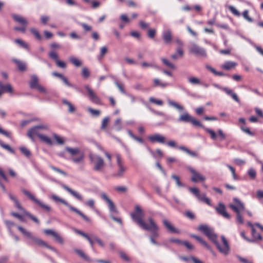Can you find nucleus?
Returning a JSON list of instances; mask_svg holds the SVG:
<instances>
[{
    "instance_id": "nucleus-4",
    "label": "nucleus",
    "mask_w": 263,
    "mask_h": 263,
    "mask_svg": "<svg viewBox=\"0 0 263 263\" xmlns=\"http://www.w3.org/2000/svg\"><path fill=\"white\" fill-rule=\"evenodd\" d=\"M68 153L72 157V160L76 163L80 162L84 158L83 152L80 151V149H65V151L60 154V156L65 157V153Z\"/></svg>"
},
{
    "instance_id": "nucleus-51",
    "label": "nucleus",
    "mask_w": 263,
    "mask_h": 263,
    "mask_svg": "<svg viewBox=\"0 0 263 263\" xmlns=\"http://www.w3.org/2000/svg\"><path fill=\"white\" fill-rule=\"evenodd\" d=\"M114 126L118 130H120L122 129L121 120L120 119H118L115 121Z\"/></svg>"
},
{
    "instance_id": "nucleus-49",
    "label": "nucleus",
    "mask_w": 263,
    "mask_h": 263,
    "mask_svg": "<svg viewBox=\"0 0 263 263\" xmlns=\"http://www.w3.org/2000/svg\"><path fill=\"white\" fill-rule=\"evenodd\" d=\"M141 66L143 68H146V67H153L154 68H158V67L153 63H148L146 62H143L141 64Z\"/></svg>"
},
{
    "instance_id": "nucleus-22",
    "label": "nucleus",
    "mask_w": 263,
    "mask_h": 263,
    "mask_svg": "<svg viewBox=\"0 0 263 263\" xmlns=\"http://www.w3.org/2000/svg\"><path fill=\"white\" fill-rule=\"evenodd\" d=\"M39 139L42 143H45L49 146H52L53 145V141L52 139V136L50 137L45 135L42 134L40 135Z\"/></svg>"
},
{
    "instance_id": "nucleus-45",
    "label": "nucleus",
    "mask_w": 263,
    "mask_h": 263,
    "mask_svg": "<svg viewBox=\"0 0 263 263\" xmlns=\"http://www.w3.org/2000/svg\"><path fill=\"white\" fill-rule=\"evenodd\" d=\"M30 31L37 40H40L42 39V36L37 29L32 28H30Z\"/></svg>"
},
{
    "instance_id": "nucleus-57",
    "label": "nucleus",
    "mask_w": 263,
    "mask_h": 263,
    "mask_svg": "<svg viewBox=\"0 0 263 263\" xmlns=\"http://www.w3.org/2000/svg\"><path fill=\"white\" fill-rule=\"evenodd\" d=\"M21 153L26 157L29 158L31 156V152L29 149H20Z\"/></svg>"
},
{
    "instance_id": "nucleus-42",
    "label": "nucleus",
    "mask_w": 263,
    "mask_h": 263,
    "mask_svg": "<svg viewBox=\"0 0 263 263\" xmlns=\"http://www.w3.org/2000/svg\"><path fill=\"white\" fill-rule=\"evenodd\" d=\"M188 81L193 85L201 84L200 80L196 77H190L188 78Z\"/></svg>"
},
{
    "instance_id": "nucleus-62",
    "label": "nucleus",
    "mask_w": 263,
    "mask_h": 263,
    "mask_svg": "<svg viewBox=\"0 0 263 263\" xmlns=\"http://www.w3.org/2000/svg\"><path fill=\"white\" fill-rule=\"evenodd\" d=\"M168 242H172V243H175L178 245H182V241L179 239L177 238H170Z\"/></svg>"
},
{
    "instance_id": "nucleus-16",
    "label": "nucleus",
    "mask_w": 263,
    "mask_h": 263,
    "mask_svg": "<svg viewBox=\"0 0 263 263\" xmlns=\"http://www.w3.org/2000/svg\"><path fill=\"white\" fill-rule=\"evenodd\" d=\"M101 198L107 203L109 211L111 213H117L118 211L112 200H111L105 193H102Z\"/></svg>"
},
{
    "instance_id": "nucleus-34",
    "label": "nucleus",
    "mask_w": 263,
    "mask_h": 263,
    "mask_svg": "<svg viewBox=\"0 0 263 263\" xmlns=\"http://www.w3.org/2000/svg\"><path fill=\"white\" fill-rule=\"evenodd\" d=\"M17 229L22 233V234L24 236H25L27 238H29L30 239H32L33 238V236H32L31 233L30 232H29V231H27L26 229H25L23 227H22L21 226H18Z\"/></svg>"
},
{
    "instance_id": "nucleus-19",
    "label": "nucleus",
    "mask_w": 263,
    "mask_h": 263,
    "mask_svg": "<svg viewBox=\"0 0 263 263\" xmlns=\"http://www.w3.org/2000/svg\"><path fill=\"white\" fill-rule=\"evenodd\" d=\"M31 239L39 246H42L45 247H46L52 251H53L54 252L56 251V249L54 247L48 245L45 241H44L40 238H36V237H35L33 236Z\"/></svg>"
},
{
    "instance_id": "nucleus-32",
    "label": "nucleus",
    "mask_w": 263,
    "mask_h": 263,
    "mask_svg": "<svg viewBox=\"0 0 263 263\" xmlns=\"http://www.w3.org/2000/svg\"><path fill=\"white\" fill-rule=\"evenodd\" d=\"M191 237L196 239L197 240H198L200 243H201L203 246H204L208 249H209V250L211 249V247L209 246V245L201 237H200L196 235H192L191 236Z\"/></svg>"
},
{
    "instance_id": "nucleus-64",
    "label": "nucleus",
    "mask_w": 263,
    "mask_h": 263,
    "mask_svg": "<svg viewBox=\"0 0 263 263\" xmlns=\"http://www.w3.org/2000/svg\"><path fill=\"white\" fill-rule=\"evenodd\" d=\"M120 256L121 257V258L123 260H124L126 261H130V259L129 258V257L125 253L123 252H120L119 253Z\"/></svg>"
},
{
    "instance_id": "nucleus-56",
    "label": "nucleus",
    "mask_w": 263,
    "mask_h": 263,
    "mask_svg": "<svg viewBox=\"0 0 263 263\" xmlns=\"http://www.w3.org/2000/svg\"><path fill=\"white\" fill-rule=\"evenodd\" d=\"M183 150L186 154L190 155L191 157H195L197 156L198 154L197 153L195 152L192 151L191 149H182Z\"/></svg>"
},
{
    "instance_id": "nucleus-63",
    "label": "nucleus",
    "mask_w": 263,
    "mask_h": 263,
    "mask_svg": "<svg viewBox=\"0 0 263 263\" xmlns=\"http://www.w3.org/2000/svg\"><path fill=\"white\" fill-rule=\"evenodd\" d=\"M109 118L108 117H105V118H104V119L103 120L102 122V125H101V128L102 129H105L107 124H108V123L109 122Z\"/></svg>"
},
{
    "instance_id": "nucleus-39",
    "label": "nucleus",
    "mask_w": 263,
    "mask_h": 263,
    "mask_svg": "<svg viewBox=\"0 0 263 263\" xmlns=\"http://www.w3.org/2000/svg\"><path fill=\"white\" fill-rule=\"evenodd\" d=\"M15 43L17 44L19 46H20L21 47L26 49L27 50L29 49V46L28 45L24 42L23 40H21L20 39H16L14 41Z\"/></svg>"
},
{
    "instance_id": "nucleus-60",
    "label": "nucleus",
    "mask_w": 263,
    "mask_h": 263,
    "mask_svg": "<svg viewBox=\"0 0 263 263\" xmlns=\"http://www.w3.org/2000/svg\"><path fill=\"white\" fill-rule=\"evenodd\" d=\"M248 175L250 176V177L252 179H254L256 177V173L255 170L254 168H250L248 171Z\"/></svg>"
},
{
    "instance_id": "nucleus-6",
    "label": "nucleus",
    "mask_w": 263,
    "mask_h": 263,
    "mask_svg": "<svg viewBox=\"0 0 263 263\" xmlns=\"http://www.w3.org/2000/svg\"><path fill=\"white\" fill-rule=\"evenodd\" d=\"M178 121L179 122L190 123L193 126L202 127V124L199 121L197 120L187 112L180 115L178 119Z\"/></svg>"
},
{
    "instance_id": "nucleus-52",
    "label": "nucleus",
    "mask_w": 263,
    "mask_h": 263,
    "mask_svg": "<svg viewBox=\"0 0 263 263\" xmlns=\"http://www.w3.org/2000/svg\"><path fill=\"white\" fill-rule=\"evenodd\" d=\"M149 101L152 103H155L160 106H161L163 104V102L162 101L160 100H157L153 97H151L149 98Z\"/></svg>"
},
{
    "instance_id": "nucleus-35",
    "label": "nucleus",
    "mask_w": 263,
    "mask_h": 263,
    "mask_svg": "<svg viewBox=\"0 0 263 263\" xmlns=\"http://www.w3.org/2000/svg\"><path fill=\"white\" fill-rule=\"evenodd\" d=\"M161 60L163 64L165 65L166 67L173 69H176V66L173 63H171L167 59L162 58L161 59Z\"/></svg>"
},
{
    "instance_id": "nucleus-24",
    "label": "nucleus",
    "mask_w": 263,
    "mask_h": 263,
    "mask_svg": "<svg viewBox=\"0 0 263 263\" xmlns=\"http://www.w3.org/2000/svg\"><path fill=\"white\" fill-rule=\"evenodd\" d=\"M62 186L64 189L66 190L68 192H69L70 194H71L73 197L76 198L79 200L81 201L83 200L82 196L78 192L72 190L65 184H63Z\"/></svg>"
},
{
    "instance_id": "nucleus-33",
    "label": "nucleus",
    "mask_w": 263,
    "mask_h": 263,
    "mask_svg": "<svg viewBox=\"0 0 263 263\" xmlns=\"http://www.w3.org/2000/svg\"><path fill=\"white\" fill-rule=\"evenodd\" d=\"M29 84L31 88H35L39 85L37 77L34 75L32 76Z\"/></svg>"
},
{
    "instance_id": "nucleus-48",
    "label": "nucleus",
    "mask_w": 263,
    "mask_h": 263,
    "mask_svg": "<svg viewBox=\"0 0 263 263\" xmlns=\"http://www.w3.org/2000/svg\"><path fill=\"white\" fill-rule=\"evenodd\" d=\"M50 20V16L45 15H41L40 17L41 22L44 25H46Z\"/></svg>"
},
{
    "instance_id": "nucleus-30",
    "label": "nucleus",
    "mask_w": 263,
    "mask_h": 263,
    "mask_svg": "<svg viewBox=\"0 0 263 263\" xmlns=\"http://www.w3.org/2000/svg\"><path fill=\"white\" fill-rule=\"evenodd\" d=\"M237 65V63L232 61H226L222 66L221 67L225 70H230L234 68Z\"/></svg>"
},
{
    "instance_id": "nucleus-2",
    "label": "nucleus",
    "mask_w": 263,
    "mask_h": 263,
    "mask_svg": "<svg viewBox=\"0 0 263 263\" xmlns=\"http://www.w3.org/2000/svg\"><path fill=\"white\" fill-rule=\"evenodd\" d=\"M49 129V126L48 124H41L30 128L28 130L27 135L30 139L34 141L36 137L40 138V135H42V131Z\"/></svg>"
},
{
    "instance_id": "nucleus-3",
    "label": "nucleus",
    "mask_w": 263,
    "mask_h": 263,
    "mask_svg": "<svg viewBox=\"0 0 263 263\" xmlns=\"http://www.w3.org/2000/svg\"><path fill=\"white\" fill-rule=\"evenodd\" d=\"M144 213L141 208L139 205H136L135 209V212L131 214V217L142 229L147 224L143 220Z\"/></svg>"
},
{
    "instance_id": "nucleus-36",
    "label": "nucleus",
    "mask_w": 263,
    "mask_h": 263,
    "mask_svg": "<svg viewBox=\"0 0 263 263\" xmlns=\"http://www.w3.org/2000/svg\"><path fill=\"white\" fill-rule=\"evenodd\" d=\"M168 85L167 83L162 82L158 79H155L154 80V86H160L162 88H164Z\"/></svg>"
},
{
    "instance_id": "nucleus-25",
    "label": "nucleus",
    "mask_w": 263,
    "mask_h": 263,
    "mask_svg": "<svg viewBox=\"0 0 263 263\" xmlns=\"http://www.w3.org/2000/svg\"><path fill=\"white\" fill-rule=\"evenodd\" d=\"M222 90L224 91L228 95L231 96L233 99L236 102H239L240 100L238 97L235 93L233 92L231 89L228 88H222Z\"/></svg>"
},
{
    "instance_id": "nucleus-10",
    "label": "nucleus",
    "mask_w": 263,
    "mask_h": 263,
    "mask_svg": "<svg viewBox=\"0 0 263 263\" xmlns=\"http://www.w3.org/2000/svg\"><path fill=\"white\" fill-rule=\"evenodd\" d=\"M190 51L197 56L205 57L206 53L205 50L198 45L193 43L190 47Z\"/></svg>"
},
{
    "instance_id": "nucleus-12",
    "label": "nucleus",
    "mask_w": 263,
    "mask_h": 263,
    "mask_svg": "<svg viewBox=\"0 0 263 263\" xmlns=\"http://www.w3.org/2000/svg\"><path fill=\"white\" fill-rule=\"evenodd\" d=\"M22 192L25 195H26L28 198H29L33 202H34L35 203L37 204L41 208H43L44 209L46 210L47 211H50L51 209H50V206L43 203L41 201H40L39 200L36 199L35 197V196H33L30 192H29L28 191H27L26 190H23Z\"/></svg>"
},
{
    "instance_id": "nucleus-40",
    "label": "nucleus",
    "mask_w": 263,
    "mask_h": 263,
    "mask_svg": "<svg viewBox=\"0 0 263 263\" xmlns=\"http://www.w3.org/2000/svg\"><path fill=\"white\" fill-rule=\"evenodd\" d=\"M251 232L252 235L255 239L260 240H261L262 239V237L261 236V235L256 232L254 228H252Z\"/></svg>"
},
{
    "instance_id": "nucleus-46",
    "label": "nucleus",
    "mask_w": 263,
    "mask_h": 263,
    "mask_svg": "<svg viewBox=\"0 0 263 263\" xmlns=\"http://www.w3.org/2000/svg\"><path fill=\"white\" fill-rule=\"evenodd\" d=\"M69 60L73 65L77 67L80 66L82 64V63L80 60L73 57H70L69 58Z\"/></svg>"
},
{
    "instance_id": "nucleus-13",
    "label": "nucleus",
    "mask_w": 263,
    "mask_h": 263,
    "mask_svg": "<svg viewBox=\"0 0 263 263\" xmlns=\"http://www.w3.org/2000/svg\"><path fill=\"white\" fill-rule=\"evenodd\" d=\"M84 88L86 89L88 93L89 99L91 102L96 104H101V102L99 98L97 96L96 93L88 85H85Z\"/></svg>"
},
{
    "instance_id": "nucleus-50",
    "label": "nucleus",
    "mask_w": 263,
    "mask_h": 263,
    "mask_svg": "<svg viewBox=\"0 0 263 263\" xmlns=\"http://www.w3.org/2000/svg\"><path fill=\"white\" fill-rule=\"evenodd\" d=\"M49 56L51 59L54 60L55 62L59 60L58 54L54 51H51L49 53Z\"/></svg>"
},
{
    "instance_id": "nucleus-47",
    "label": "nucleus",
    "mask_w": 263,
    "mask_h": 263,
    "mask_svg": "<svg viewBox=\"0 0 263 263\" xmlns=\"http://www.w3.org/2000/svg\"><path fill=\"white\" fill-rule=\"evenodd\" d=\"M171 177L176 181V183L178 186L183 187L185 186L184 184L180 181V179L178 176L175 175H172Z\"/></svg>"
},
{
    "instance_id": "nucleus-1",
    "label": "nucleus",
    "mask_w": 263,
    "mask_h": 263,
    "mask_svg": "<svg viewBox=\"0 0 263 263\" xmlns=\"http://www.w3.org/2000/svg\"><path fill=\"white\" fill-rule=\"evenodd\" d=\"M198 230L202 232L211 241L216 245L218 251L222 254L227 255L229 253L230 248L228 241L224 236L221 237L222 245H220L217 241V236L214 232L212 229L207 225H200Z\"/></svg>"
},
{
    "instance_id": "nucleus-15",
    "label": "nucleus",
    "mask_w": 263,
    "mask_h": 263,
    "mask_svg": "<svg viewBox=\"0 0 263 263\" xmlns=\"http://www.w3.org/2000/svg\"><path fill=\"white\" fill-rule=\"evenodd\" d=\"M189 171L192 174L191 177L192 181L194 182H197L198 181H203L205 180V178L204 176H203L201 174L195 170L194 168L190 167Z\"/></svg>"
},
{
    "instance_id": "nucleus-31",
    "label": "nucleus",
    "mask_w": 263,
    "mask_h": 263,
    "mask_svg": "<svg viewBox=\"0 0 263 263\" xmlns=\"http://www.w3.org/2000/svg\"><path fill=\"white\" fill-rule=\"evenodd\" d=\"M191 237L196 239L197 240H198L200 243H201L203 246H204L208 249H209V250L211 249V247L209 246V245L201 237H200L196 235H192L191 236Z\"/></svg>"
},
{
    "instance_id": "nucleus-37",
    "label": "nucleus",
    "mask_w": 263,
    "mask_h": 263,
    "mask_svg": "<svg viewBox=\"0 0 263 263\" xmlns=\"http://www.w3.org/2000/svg\"><path fill=\"white\" fill-rule=\"evenodd\" d=\"M74 252L84 260L86 261H90L89 257L81 250L76 249L74 250Z\"/></svg>"
},
{
    "instance_id": "nucleus-53",
    "label": "nucleus",
    "mask_w": 263,
    "mask_h": 263,
    "mask_svg": "<svg viewBox=\"0 0 263 263\" xmlns=\"http://www.w3.org/2000/svg\"><path fill=\"white\" fill-rule=\"evenodd\" d=\"M25 214L29 217L31 220H32L34 222L36 223L37 224H39L40 221L38 220L37 218H36L35 216L31 214L30 213L28 212H25Z\"/></svg>"
},
{
    "instance_id": "nucleus-5",
    "label": "nucleus",
    "mask_w": 263,
    "mask_h": 263,
    "mask_svg": "<svg viewBox=\"0 0 263 263\" xmlns=\"http://www.w3.org/2000/svg\"><path fill=\"white\" fill-rule=\"evenodd\" d=\"M91 164L93 165V170L97 172H102L105 166L103 159L98 155L90 154L89 155Z\"/></svg>"
},
{
    "instance_id": "nucleus-27",
    "label": "nucleus",
    "mask_w": 263,
    "mask_h": 263,
    "mask_svg": "<svg viewBox=\"0 0 263 263\" xmlns=\"http://www.w3.org/2000/svg\"><path fill=\"white\" fill-rule=\"evenodd\" d=\"M70 210L75 212L79 215H80L83 218V219L84 220H85V221H86L87 222H91V219L89 217H88L87 216H86L84 214H83L82 212H81L80 210H79L77 208H76L73 206H72V208H71Z\"/></svg>"
},
{
    "instance_id": "nucleus-44",
    "label": "nucleus",
    "mask_w": 263,
    "mask_h": 263,
    "mask_svg": "<svg viewBox=\"0 0 263 263\" xmlns=\"http://www.w3.org/2000/svg\"><path fill=\"white\" fill-rule=\"evenodd\" d=\"M52 237L54 238V240L59 243L61 245L64 244V241L63 238L56 232Z\"/></svg>"
},
{
    "instance_id": "nucleus-17",
    "label": "nucleus",
    "mask_w": 263,
    "mask_h": 263,
    "mask_svg": "<svg viewBox=\"0 0 263 263\" xmlns=\"http://www.w3.org/2000/svg\"><path fill=\"white\" fill-rule=\"evenodd\" d=\"M52 139L53 141V144H56L59 145H63L66 142V139L55 133H51Z\"/></svg>"
},
{
    "instance_id": "nucleus-43",
    "label": "nucleus",
    "mask_w": 263,
    "mask_h": 263,
    "mask_svg": "<svg viewBox=\"0 0 263 263\" xmlns=\"http://www.w3.org/2000/svg\"><path fill=\"white\" fill-rule=\"evenodd\" d=\"M240 128L242 131L249 136H253L255 135L254 133L251 132L249 128L247 127L245 125H241L240 126Z\"/></svg>"
},
{
    "instance_id": "nucleus-26",
    "label": "nucleus",
    "mask_w": 263,
    "mask_h": 263,
    "mask_svg": "<svg viewBox=\"0 0 263 263\" xmlns=\"http://www.w3.org/2000/svg\"><path fill=\"white\" fill-rule=\"evenodd\" d=\"M0 88L3 90V92H13V88L9 83L4 85L1 81H0Z\"/></svg>"
},
{
    "instance_id": "nucleus-8",
    "label": "nucleus",
    "mask_w": 263,
    "mask_h": 263,
    "mask_svg": "<svg viewBox=\"0 0 263 263\" xmlns=\"http://www.w3.org/2000/svg\"><path fill=\"white\" fill-rule=\"evenodd\" d=\"M116 157L118 166V170L115 176L118 177H122L124 176V174L126 172L127 168L124 165V162L121 156L119 154H117L116 155Z\"/></svg>"
},
{
    "instance_id": "nucleus-58",
    "label": "nucleus",
    "mask_w": 263,
    "mask_h": 263,
    "mask_svg": "<svg viewBox=\"0 0 263 263\" xmlns=\"http://www.w3.org/2000/svg\"><path fill=\"white\" fill-rule=\"evenodd\" d=\"M206 131L210 135L212 139L215 140L217 138V135L212 129L207 128Z\"/></svg>"
},
{
    "instance_id": "nucleus-9",
    "label": "nucleus",
    "mask_w": 263,
    "mask_h": 263,
    "mask_svg": "<svg viewBox=\"0 0 263 263\" xmlns=\"http://www.w3.org/2000/svg\"><path fill=\"white\" fill-rule=\"evenodd\" d=\"M189 191L193 194L197 199L201 201L204 202L209 205H211L210 198L206 197L204 193L200 194L199 190L196 187H190Z\"/></svg>"
},
{
    "instance_id": "nucleus-14",
    "label": "nucleus",
    "mask_w": 263,
    "mask_h": 263,
    "mask_svg": "<svg viewBox=\"0 0 263 263\" xmlns=\"http://www.w3.org/2000/svg\"><path fill=\"white\" fill-rule=\"evenodd\" d=\"M215 210L218 214L227 219H230L231 216L226 211V208L224 204L219 202L217 206L215 208Z\"/></svg>"
},
{
    "instance_id": "nucleus-41",
    "label": "nucleus",
    "mask_w": 263,
    "mask_h": 263,
    "mask_svg": "<svg viewBox=\"0 0 263 263\" xmlns=\"http://www.w3.org/2000/svg\"><path fill=\"white\" fill-rule=\"evenodd\" d=\"M168 103L170 106L175 107V108L179 110H182L184 109L182 106L179 105V104L173 101L168 100Z\"/></svg>"
},
{
    "instance_id": "nucleus-21",
    "label": "nucleus",
    "mask_w": 263,
    "mask_h": 263,
    "mask_svg": "<svg viewBox=\"0 0 263 263\" xmlns=\"http://www.w3.org/2000/svg\"><path fill=\"white\" fill-rule=\"evenodd\" d=\"M162 222L164 227L166 228V229H167V230L168 231L171 232V233H180L179 230L174 228L173 224L168 220L166 219H164L163 220Z\"/></svg>"
},
{
    "instance_id": "nucleus-28",
    "label": "nucleus",
    "mask_w": 263,
    "mask_h": 263,
    "mask_svg": "<svg viewBox=\"0 0 263 263\" xmlns=\"http://www.w3.org/2000/svg\"><path fill=\"white\" fill-rule=\"evenodd\" d=\"M51 199H53L54 201L56 202H60L66 206H67L70 210L71 209V208H72V205L69 204L66 200L61 198L60 197H58V196L55 195H52L51 197Z\"/></svg>"
},
{
    "instance_id": "nucleus-20",
    "label": "nucleus",
    "mask_w": 263,
    "mask_h": 263,
    "mask_svg": "<svg viewBox=\"0 0 263 263\" xmlns=\"http://www.w3.org/2000/svg\"><path fill=\"white\" fill-rule=\"evenodd\" d=\"M162 37L166 44H170L172 41V31L170 29L164 30L162 32Z\"/></svg>"
},
{
    "instance_id": "nucleus-54",
    "label": "nucleus",
    "mask_w": 263,
    "mask_h": 263,
    "mask_svg": "<svg viewBox=\"0 0 263 263\" xmlns=\"http://www.w3.org/2000/svg\"><path fill=\"white\" fill-rule=\"evenodd\" d=\"M151 153L153 155L154 157H155L156 159H157L158 158H161L162 157V152L160 149H157L156 151V153H154L153 151H151Z\"/></svg>"
},
{
    "instance_id": "nucleus-55",
    "label": "nucleus",
    "mask_w": 263,
    "mask_h": 263,
    "mask_svg": "<svg viewBox=\"0 0 263 263\" xmlns=\"http://www.w3.org/2000/svg\"><path fill=\"white\" fill-rule=\"evenodd\" d=\"M78 24L83 27V29L85 31H90L92 29L91 26H90L85 23H79Z\"/></svg>"
},
{
    "instance_id": "nucleus-11",
    "label": "nucleus",
    "mask_w": 263,
    "mask_h": 263,
    "mask_svg": "<svg viewBox=\"0 0 263 263\" xmlns=\"http://www.w3.org/2000/svg\"><path fill=\"white\" fill-rule=\"evenodd\" d=\"M234 203L229 204V207L236 213H241L245 209L244 204L238 198H235L233 199Z\"/></svg>"
},
{
    "instance_id": "nucleus-7",
    "label": "nucleus",
    "mask_w": 263,
    "mask_h": 263,
    "mask_svg": "<svg viewBox=\"0 0 263 263\" xmlns=\"http://www.w3.org/2000/svg\"><path fill=\"white\" fill-rule=\"evenodd\" d=\"M143 229L149 231L152 233V235L149 237H153L155 238L158 237L159 235L158 233L159 228L152 218L148 219V223Z\"/></svg>"
},
{
    "instance_id": "nucleus-38",
    "label": "nucleus",
    "mask_w": 263,
    "mask_h": 263,
    "mask_svg": "<svg viewBox=\"0 0 263 263\" xmlns=\"http://www.w3.org/2000/svg\"><path fill=\"white\" fill-rule=\"evenodd\" d=\"M62 102L64 104L67 106V107H68L69 112L72 113L75 111L74 107L68 101H67V100L64 99V100H63Z\"/></svg>"
},
{
    "instance_id": "nucleus-29",
    "label": "nucleus",
    "mask_w": 263,
    "mask_h": 263,
    "mask_svg": "<svg viewBox=\"0 0 263 263\" xmlns=\"http://www.w3.org/2000/svg\"><path fill=\"white\" fill-rule=\"evenodd\" d=\"M12 61L14 63H15L16 64L18 69L20 71H25L26 70V65L25 63L21 61H20L17 59H13Z\"/></svg>"
},
{
    "instance_id": "nucleus-61",
    "label": "nucleus",
    "mask_w": 263,
    "mask_h": 263,
    "mask_svg": "<svg viewBox=\"0 0 263 263\" xmlns=\"http://www.w3.org/2000/svg\"><path fill=\"white\" fill-rule=\"evenodd\" d=\"M82 74L83 77L87 78L90 75V72L87 68L84 67L82 69Z\"/></svg>"
},
{
    "instance_id": "nucleus-59",
    "label": "nucleus",
    "mask_w": 263,
    "mask_h": 263,
    "mask_svg": "<svg viewBox=\"0 0 263 263\" xmlns=\"http://www.w3.org/2000/svg\"><path fill=\"white\" fill-rule=\"evenodd\" d=\"M88 110L91 115L95 116H98L100 114V110L94 109L90 107H89L88 108Z\"/></svg>"
},
{
    "instance_id": "nucleus-18",
    "label": "nucleus",
    "mask_w": 263,
    "mask_h": 263,
    "mask_svg": "<svg viewBox=\"0 0 263 263\" xmlns=\"http://www.w3.org/2000/svg\"><path fill=\"white\" fill-rule=\"evenodd\" d=\"M149 141L153 143L158 142L160 143H164L165 142V137L159 135L154 134L148 137Z\"/></svg>"
},
{
    "instance_id": "nucleus-23",
    "label": "nucleus",
    "mask_w": 263,
    "mask_h": 263,
    "mask_svg": "<svg viewBox=\"0 0 263 263\" xmlns=\"http://www.w3.org/2000/svg\"><path fill=\"white\" fill-rule=\"evenodd\" d=\"M12 16L15 22L22 25L27 26L28 24V21L21 15L17 14H12Z\"/></svg>"
}]
</instances>
